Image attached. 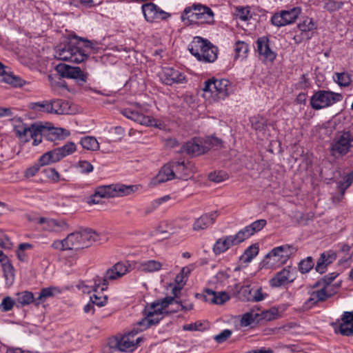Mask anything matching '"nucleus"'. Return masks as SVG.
I'll return each instance as SVG.
<instances>
[{
	"label": "nucleus",
	"mask_w": 353,
	"mask_h": 353,
	"mask_svg": "<svg viewBox=\"0 0 353 353\" xmlns=\"http://www.w3.org/2000/svg\"><path fill=\"white\" fill-rule=\"evenodd\" d=\"M92 48L90 41L74 35L57 46L55 57L59 60L80 63L87 60Z\"/></svg>",
	"instance_id": "f257e3e1"
},
{
	"label": "nucleus",
	"mask_w": 353,
	"mask_h": 353,
	"mask_svg": "<svg viewBox=\"0 0 353 353\" xmlns=\"http://www.w3.org/2000/svg\"><path fill=\"white\" fill-rule=\"evenodd\" d=\"M148 110L145 105L133 103L130 107L121 110V113L126 118L134 121L142 125L154 127L159 130H166L165 122L160 119L150 118L145 114Z\"/></svg>",
	"instance_id": "f03ea898"
},
{
	"label": "nucleus",
	"mask_w": 353,
	"mask_h": 353,
	"mask_svg": "<svg viewBox=\"0 0 353 353\" xmlns=\"http://www.w3.org/2000/svg\"><path fill=\"white\" fill-rule=\"evenodd\" d=\"M188 50L196 60L203 63H213L218 57V48L201 37L193 38L188 45Z\"/></svg>",
	"instance_id": "7ed1b4c3"
},
{
	"label": "nucleus",
	"mask_w": 353,
	"mask_h": 353,
	"mask_svg": "<svg viewBox=\"0 0 353 353\" xmlns=\"http://www.w3.org/2000/svg\"><path fill=\"white\" fill-rule=\"evenodd\" d=\"M181 19L185 23L213 24L214 14L208 6L201 3H194L183 10Z\"/></svg>",
	"instance_id": "20e7f679"
},
{
	"label": "nucleus",
	"mask_w": 353,
	"mask_h": 353,
	"mask_svg": "<svg viewBox=\"0 0 353 353\" xmlns=\"http://www.w3.org/2000/svg\"><path fill=\"white\" fill-rule=\"evenodd\" d=\"M174 302V299L172 296H167L153 302L146 311V317L139 322V325L142 327L141 331L148 328L152 325L158 323L161 319L160 316L162 314L163 310Z\"/></svg>",
	"instance_id": "39448f33"
},
{
	"label": "nucleus",
	"mask_w": 353,
	"mask_h": 353,
	"mask_svg": "<svg viewBox=\"0 0 353 353\" xmlns=\"http://www.w3.org/2000/svg\"><path fill=\"white\" fill-rule=\"evenodd\" d=\"M232 84L226 79H209L205 81L203 90L210 92L211 97L216 101L225 99L229 96Z\"/></svg>",
	"instance_id": "423d86ee"
},
{
	"label": "nucleus",
	"mask_w": 353,
	"mask_h": 353,
	"mask_svg": "<svg viewBox=\"0 0 353 353\" xmlns=\"http://www.w3.org/2000/svg\"><path fill=\"white\" fill-rule=\"evenodd\" d=\"M342 94L330 90H319L314 93L310 100L312 108L321 110L333 105L343 100Z\"/></svg>",
	"instance_id": "0eeeda50"
},
{
	"label": "nucleus",
	"mask_w": 353,
	"mask_h": 353,
	"mask_svg": "<svg viewBox=\"0 0 353 353\" xmlns=\"http://www.w3.org/2000/svg\"><path fill=\"white\" fill-rule=\"evenodd\" d=\"M11 121L15 132H49L55 130L53 125L47 121H36L27 125L23 122L21 117H14ZM56 130L65 132L63 128H56Z\"/></svg>",
	"instance_id": "6e6552de"
},
{
	"label": "nucleus",
	"mask_w": 353,
	"mask_h": 353,
	"mask_svg": "<svg viewBox=\"0 0 353 353\" xmlns=\"http://www.w3.org/2000/svg\"><path fill=\"white\" fill-rule=\"evenodd\" d=\"M137 333L138 331L134 330L120 338L114 337L110 339L108 341V345L110 348L113 350L131 352L135 349L143 340L141 337H138L136 340L134 339V336Z\"/></svg>",
	"instance_id": "1a4fd4ad"
},
{
	"label": "nucleus",
	"mask_w": 353,
	"mask_h": 353,
	"mask_svg": "<svg viewBox=\"0 0 353 353\" xmlns=\"http://www.w3.org/2000/svg\"><path fill=\"white\" fill-rule=\"evenodd\" d=\"M138 188L135 185H125L123 184H112L98 187L94 193V197L110 198L123 196L130 194Z\"/></svg>",
	"instance_id": "9d476101"
},
{
	"label": "nucleus",
	"mask_w": 353,
	"mask_h": 353,
	"mask_svg": "<svg viewBox=\"0 0 353 353\" xmlns=\"http://www.w3.org/2000/svg\"><path fill=\"white\" fill-rule=\"evenodd\" d=\"M221 141L214 136L208 137L203 141L199 139H194L188 142L183 149L191 155L198 156L208 151L211 147L221 145Z\"/></svg>",
	"instance_id": "9b49d317"
},
{
	"label": "nucleus",
	"mask_w": 353,
	"mask_h": 353,
	"mask_svg": "<svg viewBox=\"0 0 353 353\" xmlns=\"http://www.w3.org/2000/svg\"><path fill=\"white\" fill-rule=\"evenodd\" d=\"M321 288L314 290L310 293V298L305 301V307L310 308L320 301H323L327 298L331 297L336 293L337 289L340 287V283L336 285H321Z\"/></svg>",
	"instance_id": "f8f14e48"
},
{
	"label": "nucleus",
	"mask_w": 353,
	"mask_h": 353,
	"mask_svg": "<svg viewBox=\"0 0 353 353\" xmlns=\"http://www.w3.org/2000/svg\"><path fill=\"white\" fill-rule=\"evenodd\" d=\"M295 249L289 245L278 246L272 250L266 255V258L270 261L272 265H281L287 262L290 256L295 252Z\"/></svg>",
	"instance_id": "ddd939ff"
},
{
	"label": "nucleus",
	"mask_w": 353,
	"mask_h": 353,
	"mask_svg": "<svg viewBox=\"0 0 353 353\" xmlns=\"http://www.w3.org/2000/svg\"><path fill=\"white\" fill-rule=\"evenodd\" d=\"M141 10L145 19L150 23L159 20H166L171 17L170 13L161 9L154 3H146L142 5Z\"/></svg>",
	"instance_id": "4468645a"
},
{
	"label": "nucleus",
	"mask_w": 353,
	"mask_h": 353,
	"mask_svg": "<svg viewBox=\"0 0 353 353\" xmlns=\"http://www.w3.org/2000/svg\"><path fill=\"white\" fill-rule=\"evenodd\" d=\"M301 10L299 7H295L288 10H281L280 12L275 13L272 17V23L277 27L293 23L301 14Z\"/></svg>",
	"instance_id": "2eb2a0df"
},
{
	"label": "nucleus",
	"mask_w": 353,
	"mask_h": 353,
	"mask_svg": "<svg viewBox=\"0 0 353 353\" xmlns=\"http://www.w3.org/2000/svg\"><path fill=\"white\" fill-rule=\"evenodd\" d=\"M130 265L128 262H118L111 268L108 269L103 277L101 278L103 279V287H101V291H103L107 288L108 281H113L122 277L130 272Z\"/></svg>",
	"instance_id": "dca6fc26"
},
{
	"label": "nucleus",
	"mask_w": 353,
	"mask_h": 353,
	"mask_svg": "<svg viewBox=\"0 0 353 353\" xmlns=\"http://www.w3.org/2000/svg\"><path fill=\"white\" fill-rule=\"evenodd\" d=\"M55 70L62 77L73 79L81 82H86L87 81V73H84L79 67L59 63L57 65Z\"/></svg>",
	"instance_id": "f3484780"
},
{
	"label": "nucleus",
	"mask_w": 353,
	"mask_h": 353,
	"mask_svg": "<svg viewBox=\"0 0 353 353\" xmlns=\"http://www.w3.org/2000/svg\"><path fill=\"white\" fill-rule=\"evenodd\" d=\"M160 78L161 81L168 85L187 82V78L185 74L172 67L163 68Z\"/></svg>",
	"instance_id": "a211bd4d"
},
{
	"label": "nucleus",
	"mask_w": 353,
	"mask_h": 353,
	"mask_svg": "<svg viewBox=\"0 0 353 353\" xmlns=\"http://www.w3.org/2000/svg\"><path fill=\"white\" fill-rule=\"evenodd\" d=\"M243 241L238 232L234 235L225 236L219 239L213 246V252L215 254H220L227 251L233 245H239Z\"/></svg>",
	"instance_id": "6ab92c4d"
},
{
	"label": "nucleus",
	"mask_w": 353,
	"mask_h": 353,
	"mask_svg": "<svg viewBox=\"0 0 353 353\" xmlns=\"http://www.w3.org/2000/svg\"><path fill=\"white\" fill-rule=\"evenodd\" d=\"M296 270L291 266H288L277 272L270 281V284L273 288H279L294 281Z\"/></svg>",
	"instance_id": "aec40b11"
},
{
	"label": "nucleus",
	"mask_w": 353,
	"mask_h": 353,
	"mask_svg": "<svg viewBox=\"0 0 353 353\" xmlns=\"http://www.w3.org/2000/svg\"><path fill=\"white\" fill-rule=\"evenodd\" d=\"M256 52L263 61L273 62L276 57V54L270 47V39L268 37H259L256 41Z\"/></svg>",
	"instance_id": "412c9836"
},
{
	"label": "nucleus",
	"mask_w": 353,
	"mask_h": 353,
	"mask_svg": "<svg viewBox=\"0 0 353 353\" xmlns=\"http://www.w3.org/2000/svg\"><path fill=\"white\" fill-rule=\"evenodd\" d=\"M172 163L175 178L187 180L194 172V165L190 162L184 161H170Z\"/></svg>",
	"instance_id": "4be33fe9"
},
{
	"label": "nucleus",
	"mask_w": 353,
	"mask_h": 353,
	"mask_svg": "<svg viewBox=\"0 0 353 353\" xmlns=\"http://www.w3.org/2000/svg\"><path fill=\"white\" fill-rule=\"evenodd\" d=\"M350 135V134H342L341 137L332 144V150L334 155L336 154L343 155L348 152L352 141Z\"/></svg>",
	"instance_id": "5701e85b"
},
{
	"label": "nucleus",
	"mask_w": 353,
	"mask_h": 353,
	"mask_svg": "<svg viewBox=\"0 0 353 353\" xmlns=\"http://www.w3.org/2000/svg\"><path fill=\"white\" fill-rule=\"evenodd\" d=\"M37 223L42 225V229L48 232H59L67 228V223L64 221H58L41 217Z\"/></svg>",
	"instance_id": "b1692460"
},
{
	"label": "nucleus",
	"mask_w": 353,
	"mask_h": 353,
	"mask_svg": "<svg viewBox=\"0 0 353 353\" xmlns=\"http://www.w3.org/2000/svg\"><path fill=\"white\" fill-rule=\"evenodd\" d=\"M203 298L206 302L221 305L230 299V296L225 292H216L210 289L204 291Z\"/></svg>",
	"instance_id": "393cba45"
},
{
	"label": "nucleus",
	"mask_w": 353,
	"mask_h": 353,
	"mask_svg": "<svg viewBox=\"0 0 353 353\" xmlns=\"http://www.w3.org/2000/svg\"><path fill=\"white\" fill-rule=\"evenodd\" d=\"M266 224L267 221L265 219H259L239 230V232L244 241L254 234L261 231Z\"/></svg>",
	"instance_id": "a878e982"
},
{
	"label": "nucleus",
	"mask_w": 353,
	"mask_h": 353,
	"mask_svg": "<svg viewBox=\"0 0 353 353\" xmlns=\"http://www.w3.org/2000/svg\"><path fill=\"white\" fill-rule=\"evenodd\" d=\"M174 179H176L174 170L172 163L169 162L161 168L157 176L153 179V183L157 185Z\"/></svg>",
	"instance_id": "bb28decb"
},
{
	"label": "nucleus",
	"mask_w": 353,
	"mask_h": 353,
	"mask_svg": "<svg viewBox=\"0 0 353 353\" xmlns=\"http://www.w3.org/2000/svg\"><path fill=\"white\" fill-rule=\"evenodd\" d=\"M101 285L103 286V279L99 276H97L94 279V285L92 287L94 294L90 296V301L99 307L105 305L108 300L107 296H100L99 294L98 290Z\"/></svg>",
	"instance_id": "cd10ccee"
},
{
	"label": "nucleus",
	"mask_w": 353,
	"mask_h": 353,
	"mask_svg": "<svg viewBox=\"0 0 353 353\" xmlns=\"http://www.w3.org/2000/svg\"><path fill=\"white\" fill-rule=\"evenodd\" d=\"M216 217V212L205 214L201 216L194 223L192 228L193 230L195 231H199L207 228L214 223Z\"/></svg>",
	"instance_id": "c85d7f7f"
},
{
	"label": "nucleus",
	"mask_w": 353,
	"mask_h": 353,
	"mask_svg": "<svg viewBox=\"0 0 353 353\" xmlns=\"http://www.w3.org/2000/svg\"><path fill=\"white\" fill-rule=\"evenodd\" d=\"M252 128L256 131H268L274 130V126L268 123L267 119L261 116L254 117L251 119Z\"/></svg>",
	"instance_id": "c756f323"
},
{
	"label": "nucleus",
	"mask_w": 353,
	"mask_h": 353,
	"mask_svg": "<svg viewBox=\"0 0 353 353\" xmlns=\"http://www.w3.org/2000/svg\"><path fill=\"white\" fill-rule=\"evenodd\" d=\"M79 232L81 235V239H82L81 243L83 248L88 247L93 243L97 242L100 240L99 234L91 229H84L79 231Z\"/></svg>",
	"instance_id": "7c9ffc66"
},
{
	"label": "nucleus",
	"mask_w": 353,
	"mask_h": 353,
	"mask_svg": "<svg viewBox=\"0 0 353 353\" xmlns=\"http://www.w3.org/2000/svg\"><path fill=\"white\" fill-rule=\"evenodd\" d=\"M50 113L58 114H70L68 103L62 99L50 101Z\"/></svg>",
	"instance_id": "2f4dec72"
},
{
	"label": "nucleus",
	"mask_w": 353,
	"mask_h": 353,
	"mask_svg": "<svg viewBox=\"0 0 353 353\" xmlns=\"http://www.w3.org/2000/svg\"><path fill=\"white\" fill-rule=\"evenodd\" d=\"M62 158L58 148L47 152L39 158V163L41 165H48L60 161Z\"/></svg>",
	"instance_id": "473e14b6"
},
{
	"label": "nucleus",
	"mask_w": 353,
	"mask_h": 353,
	"mask_svg": "<svg viewBox=\"0 0 353 353\" xmlns=\"http://www.w3.org/2000/svg\"><path fill=\"white\" fill-rule=\"evenodd\" d=\"M162 268V263L158 261L149 260L140 262L137 265V269L144 272H153L159 271Z\"/></svg>",
	"instance_id": "72a5a7b5"
},
{
	"label": "nucleus",
	"mask_w": 353,
	"mask_h": 353,
	"mask_svg": "<svg viewBox=\"0 0 353 353\" xmlns=\"http://www.w3.org/2000/svg\"><path fill=\"white\" fill-rule=\"evenodd\" d=\"M60 292V289L57 287L51 286L43 288L39 292V296L37 297L36 305H39L41 303L44 302L49 297L59 294Z\"/></svg>",
	"instance_id": "f704fd0d"
},
{
	"label": "nucleus",
	"mask_w": 353,
	"mask_h": 353,
	"mask_svg": "<svg viewBox=\"0 0 353 353\" xmlns=\"http://www.w3.org/2000/svg\"><path fill=\"white\" fill-rule=\"evenodd\" d=\"M79 231L70 233L66 237L68 250L83 248Z\"/></svg>",
	"instance_id": "c9c22d12"
},
{
	"label": "nucleus",
	"mask_w": 353,
	"mask_h": 353,
	"mask_svg": "<svg viewBox=\"0 0 353 353\" xmlns=\"http://www.w3.org/2000/svg\"><path fill=\"white\" fill-rule=\"evenodd\" d=\"M334 259L335 256L333 254L327 255L325 253L321 254L315 268L316 272L321 274L324 273L326 270L327 266Z\"/></svg>",
	"instance_id": "e433bc0d"
},
{
	"label": "nucleus",
	"mask_w": 353,
	"mask_h": 353,
	"mask_svg": "<svg viewBox=\"0 0 353 353\" xmlns=\"http://www.w3.org/2000/svg\"><path fill=\"white\" fill-rule=\"evenodd\" d=\"M37 297L31 292L24 291L17 294L16 301L21 305H27L32 303L36 305Z\"/></svg>",
	"instance_id": "4c0bfd02"
},
{
	"label": "nucleus",
	"mask_w": 353,
	"mask_h": 353,
	"mask_svg": "<svg viewBox=\"0 0 353 353\" xmlns=\"http://www.w3.org/2000/svg\"><path fill=\"white\" fill-rule=\"evenodd\" d=\"M332 326L336 333L347 336L353 335V325H352L350 323H345L343 322L338 323L336 322L332 323Z\"/></svg>",
	"instance_id": "58836bf2"
},
{
	"label": "nucleus",
	"mask_w": 353,
	"mask_h": 353,
	"mask_svg": "<svg viewBox=\"0 0 353 353\" xmlns=\"http://www.w3.org/2000/svg\"><path fill=\"white\" fill-rule=\"evenodd\" d=\"M3 80L5 83L14 87H21L26 83L25 80L17 75H14L11 72H6L3 76Z\"/></svg>",
	"instance_id": "ea45409f"
},
{
	"label": "nucleus",
	"mask_w": 353,
	"mask_h": 353,
	"mask_svg": "<svg viewBox=\"0 0 353 353\" xmlns=\"http://www.w3.org/2000/svg\"><path fill=\"white\" fill-rule=\"evenodd\" d=\"M235 59H244L249 52V46L244 41H238L234 46Z\"/></svg>",
	"instance_id": "a19ab883"
},
{
	"label": "nucleus",
	"mask_w": 353,
	"mask_h": 353,
	"mask_svg": "<svg viewBox=\"0 0 353 353\" xmlns=\"http://www.w3.org/2000/svg\"><path fill=\"white\" fill-rule=\"evenodd\" d=\"M333 79L340 87H347L352 82L351 75L346 72L335 73Z\"/></svg>",
	"instance_id": "79ce46f5"
},
{
	"label": "nucleus",
	"mask_w": 353,
	"mask_h": 353,
	"mask_svg": "<svg viewBox=\"0 0 353 353\" xmlns=\"http://www.w3.org/2000/svg\"><path fill=\"white\" fill-rule=\"evenodd\" d=\"M81 144L84 149L96 151L99 148L98 141L94 137L88 136L81 140Z\"/></svg>",
	"instance_id": "37998d69"
},
{
	"label": "nucleus",
	"mask_w": 353,
	"mask_h": 353,
	"mask_svg": "<svg viewBox=\"0 0 353 353\" xmlns=\"http://www.w3.org/2000/svg\"><path fill=\"white\" fill-rule=\"evenodd\" d=\"M259 253V246L256 244L248 247L241 256L244 263H250Z\"/></svg>",
	"instance_id": "c03bdc74"
},
{
	"label": "nucleus",
	"mask_w": 353,
	"mask_h": 353,
	"mask_svg": "<svg viewBox=\"0 0 353 353\" xmlns=\"http://www.w3.org/2000/svg\"><path fill=\"white\" fill-rule=\"evenodd\" d=\"M253 289L250 285H243L240 288L238 292V297L242 301H252Z\"/></svg>",
	"instance_id": "a18cd8bd"
},
{
	"label": "nucleus",
	"mask_w": 353,
	"mask_h": 353,
	"mask_svg": "<svg viewBox=\"0 0 353 353\" xmlns=\"http://www.w3.org/2000/svg\"><path fill=\"white\" fill-rule=\"evenodd\" d=\"M344 3L340 0H325L323 8L329 12H336L343 6Z\"/></svg>",
	"instance_id": "49530a36"
},
{
	"label": "nucleus",
	"mask_w": 353,
	"mask_h": 353,
	"mask_svg": "<svg viewBox=\"0 0 353 353\" xmlns=\"http://www.w3.org/2000/svg\"><path fill=\"white\" fill-rule=\"evenodd\" d=\"M30 108L36 112L50 113V101L31 103Z\"/></svg>",
	"instance_id": "de8ad7c7"
},
{
	"label": "nucleus",
	"mask_w": 353,
	"mask_h": 353,
	"mask_svg": "<svg viewBox=\"0 0 353 353\" xmlns=\"http://www.w3.org/2000/svg\"><path fill=\"white\" fill-rule=\"evenodd\" d=\"M236 16L243 21H248L252 18V14L249 7H236Z\"/></svg>",
	"instance_id": "09e8293b"
},
{
	"label": "nucleus",
	"mask_w": 353,
	"mask_h": 353,
	"mask_svg": "<svg viewBox=\"0 0 353 353\" xmlns=\"http://www.w3.org/2000/svg\"><path fill=\"white\" fill-rule=\"evenodd\" d=\"M337 126L338 124L336 123V120L332 119L319 125V130L320 131H323V132H333L334 130H337V132H341L338 130Z\"/></svg>",
	"instance_id": "8fccbe9b"
},
{
	"label": "nucleus",
	"mask_w": 353,
	"mask_h": 353,
	"mask_svg": "<svg viewBox=\"0 0 353 353\" xmlns=\"http://www.w3.org/2000/svg\"><path fill=\"white\" fill-rule=\"evenodd\" d=\"M297 27L300 31L307 32L314 30L316 28V25L312 19L306 18L303 22L299 23Z\"/></svg>",
	"instance_id": "3c124183"
},
{
	"label": "nucleus",
	"mask_w": 353,
	"mask_h": 353,
	"mask_svg": "<svg viewBox=\"0 0 353 353\" xmlns=\"http://www.w3.org/2000/svg\"><path fill=\"white\" fill-rule=\"evenodd\" d=\"M62 158L74 153L76 151V145L73 142H68L64 145L57 148Z\"/></svg>",
	"instance_id": "603ef678"
},
{
	"label": "nucleus",
	"mask_w": 353,
	"mask_h": 353,
	"mask_svg": "<svg viewBox=\"0 0 353 353\" xmlns=\"http://www.w3.org/2000/svg\"><path fill=\"white\" fill-rule=\"evenodd\" d=\"M314 265L312 258L308 256L300 261L299 269L301 273H307L314 267Z\"/></svg>",
	"instance_id": "864d4df0"
},
{
	"label": "nucleus",
	"mask_w": 353,
	"mask_h": 353,
	"mask_svg": "<svg viewBox=\"0 0 353 353\" xmlns=\"http://www.w3.org/2000/svg\"><path fill=\"white\" fill-rule=\"evenodd\" d=\"M257 314H254L253 312H248L245 313L241 319V325L243 327H247L250 325L256 320Z\"/></svg>",
	"instance_id": "5fc2aeb1"
},
{
	"label": "nucleus",
	"mask_w": 353,
	"mask_h": 353,
	"mask_svg": "<svg viewBox=\"0 0 353 353\" xmlns=\"http://www.w3.org/2000/svg\"><path fill=\"white\" fill-rule=\"evenodd\" d=\"M19 138L21 141H26L27 135H29L30 139H33L32 144L34 145H38L42 141V139L43 137V134H18Z\"/></svg>",
	"instance_id": "6e6d98bb"
},
{
	"label": "nucleus",
	"mask_w": 353,
	"mask_h": 353,
	"mask_svg": "<svg viewBox=\"0 0 353 353\" xmlns=\"http://www.w3.org/2000/svg\"><path fill=\"white\" fill-rule=\"evenodd\" d=\"M14 303V299L10 296H6L0 304V310L3 312L10 311L13 308Z\"/></svg>",
	"instance_id": "4d7b16f0"
},
{
	"label": "nucleus",
	"mask_w": 353,
	"mask_h": 353,
	"mask_svg": "<svg viewBox=\"0 0 353 353\" xmlns=\"http://www.w3.org/2000/svg\"><path fill=\"white\" fill-rule=\"evenodd\" d=\"M353 181L346 174L342 181L337 183V188L341 192V196H343L345 190L352 184Z\"/></svg>",
	"instance_id": "13d9d810"
},
{
	"label": "nucleus",
	"mask_w": 353,
	"mask_h": 353,
	"mask_svg": "<svg viewBox=\"0 0 353 353\" xmlns=\"http://www.w3.org/2000/svg\"><path fill=\"white\" fill-rule=\"evenodd\" d=\"M338 275L339 274L336 272H332L325 275L321 280L319 281L314 285V288H317L321 285H330Z\"/></svg>",
	"instance_id": "bf43d9fd"
},
{
	"label": "nucleus",
	"mask_w": 353,
	"mask_h": 353,
	"mask_svg": "<svg viewBox=\"0 0 353 353\" xmlns=\"http://www.w3.org/2000/svg\"><path fill=\"white\" fill-rule=\"evenodd\" d=\"M78 168L83 174H88L93 171V165L87 161H79L78 163Z\"/></svg>",
	"instance_id": "052dcab7"
},
{
	"label": "nucleus",
	"mask_w": 353,
	"mask_h": 353,
	"mask_svg": "<svg viewBox=\"0 0 353 353\" xmlns=\"http://www.w3.org/2000/svg\"><path fill=\"white\" fill-rule=\"evenodd\" d=\"M232 335V331L230 330L226 329L223 330L219 334L214 336V339L218 343H222L225 341L228 338Z\"/></svg>",
	"instance_id": "680f3d73"
},
{
	"label": "nucleus",
	"mask_w": 353,
	"mask_h": 353,
	"mask_svg": "<svg viewBox=\"0 0 353 353\" xmlns=\"http://www.w3.org/2000/svg\"><path fill=\"white\" fill-rule=\"evenodd\" d=\"M12 243L10 239L3 232H0V246L4 249H10Z\"/></svg>",
	"instance_id": "e2e57ef3"
},
{
	"label": "nucleus",
	"mask_w": 353,
	"mask_h": 353,
	"mask_svg": "<svg viewBox=\"0 0 353 353\" xmlns=\"http://www.w3.org/2000/svg\"><path fill=\"white\" fill-rule=\"evenodd\" d=\"M52 248L59 250H68L66 238L63 240H56L52 244Z\"/></svg>",
	"instance_id": "0e129e2a"
},
{
	"label": "nucleus",
	"mask_w": 353,
	"mask_h": 353,
	"mask_svg": "<svg viewBox=\"0 0 353 353\" xmlns=\"http://www.w3.org/2000/svg\"><path fill=\"white\" fill-rule=\"evenodd\" d=\"M175 282L178 284V285H181V286L179 287V288H176V287H174L173 289H172V291L174 294L175 296H176V291H180L182 286H183L186 282V279L185 278V276H183V274H181V273H179L175 278Z\"/></svg>",
	"instance_id": "69168bd1"
},
{
	"label": "nucleus",
	"mask_w": 353,
	"mask_h": 353,
	"mask_svg": "<svg viewBox=\"0 0 353 353\" xmlns=\"http://www.w3.org/2000/svg\"><path fill=\"white\" fill-rule=\"evenodd\" d=\"M4 274L6 279L12 283L14 280V273L12 271V267L10 264L4 265Z\"/></svg>",
	"instance_id": "338daca9"
},
{
	"label": "nucleus",
	"mask_w": 353,
	"mask_h": 353,
	"mask_svg": "<svg viewBox=\"0 0 353 353\" xmlns=\"http://www.w3.org/2000/svg\"><path fill=\"white\" fill-rule=\"evenodd\" d=\"M41 165L39 163L28 168L25 172V176L28 178L34 176L39 170Z\"/></svg>",
	"instance_id": "774afa93"
}]
</instances>
